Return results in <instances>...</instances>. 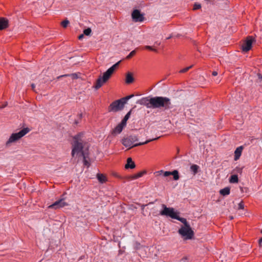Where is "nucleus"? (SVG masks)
<instances>
[{
	"mask_svg": "<svg viewBox=\"0 0 262 262\" xmlns=\"http://www.w3.org/2000/svg\"><path fill=\"white\" fill-rule=\"evenodd\" d=\"M6 106V104H5V105H3V106H0V108H4V107H5Z\"/></svg>",
	"mask_w": 262,
	"mask_h": 262,
	"instance_id": "obj_44",
	"label": "nucleus"
},
{
	"mask_svg": "<svg viewBox=\"0 0 262 262\" xmlns=\"http://www.w3.org/2000/svg\"><path fill=\"white\" fill-rule=\"evenodd\" d=\"M174 219H176L179 221H180L181 223H182L183 224H184V226H186L187 225H189V224L188 223L186 219L185 218H183V217H180L178 215V213L177 214V215H176V217L174 218Z\"/></svg>",
	"mask_w": 262,
	"mask_h": 262,
	"instance_id": "obj_23",
	"label": "nucleus"
},
{
	"mask_svg": "<svg viewBox=\"0 0 262 262\" xmlns=\"http://www.w3.org/2000/svg\"><path fill=\"white\" fill-rule=\"evenodd\" d=\"M258 244L259 247L262 248V237L260 238H259L258 241Z\"/></svg>",
	"mask_w": 262,
	"mask_h": 262,
	"instance_id": "obj_37",
	"label": "nucleus"
},
{
	"mask_svg": "<svg viewBox=\"0 0 262 262\" xmlns=\"http://www.w3.org/2000/svg\"><path fill=\"white\" fill-rule=\"evenodd\" d=\"M30 131V129L28 127L24 128L19 132L16 133H13L10 136L9 140L6 142V145H8L10 143L15 142L20 139L21 138L26 135Z\"/></svg>",
	"mask_w": 262,
	"mask_h": 262,
	"instance_id": "obj_6",
	"label": "nucleus"
},
{
	"mask_svg": "<svg viewBox=\"0 0 262 262\" xmlns=\"http://www.w3.org/2000/svg\"><path fill=\"white\" fill-rule=\"evenodd\" d=\"M162 207L163 210L160 211V214L161 215L169 216L171 219H174L177 214V212L174 211V209L173 208L167 207L165 204H162Z\"/></svg>",
	"mask_w": 262,
	"mask_h": 262,
	"instance_id": "obj_8",
	"label": "nucleus"
},
{
	"mask_svg": "<svg viewBox=\"0 0 262 262\" xmlns=\"http://www.w3.org/2000/svg\"><path fill=\"white\" fill-rule=\"evenodd\" d=\"M171 37H172L171 36H169L168 37H167L166 39H169L171 38Z\"/></svg>",
	"mask_w": 262,
	"mask_h": 262,
	"instance_id": "obj_45",
	"label": "nucleus"
},
{
	"mask_svg": "<svg viewBox=\"0 0 262 262\" xmlns=\"http://www.w3.org/2000/svg\"><path fill=\"white\" fill-rule=\"evenodd\" d=\"M155 174H156V176H158L163 174V176L164 177H167L170 176L171 174V173L170 171H164L163 170H161L160 171H156L155 173Z\"/></svg>",
	"mask_w": 262,
	"mask_h": 262,
	"instance_id": "obj_21",
	"label": "nucleus"
},
{
	"mask_svg": "<svg viewBox=\"0 0 262 262\" xmlns=\"http://www.w3.org/2000/svg\"><path fill=\"white\" fill-rule=\"evenodd\" d=\"M171 174L173 176V179L174 180H178L179 179V172L177 170H174L171 172Z\"/></svg>",
	"mask_w": 262,
	"mask_h": 262,
	"instance_id": "obj_27",
	"label": "nucleus"
},
{
	"mask_svg": "<svg viewBox=\"0 0 262 262\" xmlns=\"http://www.w3.org/2000/svg\"><path fill=\"white\" fill-rule=\"evenodd\" d=\"M230 192V188L229 187H226L220 190V193L223 196L229 195Z\"/></svg>",
	"mask_w": 262,
	"mask_h": 262,
	"instance_id": "obj_20",
	"label": "nucleus"
},
{
	"mask_svg": "<svg viewBox=\"0 0 262 262\" xmlns=\"http://www.w3.org/2000/svg\"><path fill=\"white\" fill-rule=\"evenodd\" d=\"M201 8V5L198 3H195L193 5V10H196Z\"/></svg>",
	"mask_w": 262,
	"mask_h": 262,
	"instance_id": "obj_32",
	"label": "nucleus"
},
{
	"mask_svg": "<svg viewBox=\"0 0 262 262\" xmlns=\"http://www.w3.org/2000/svg\"><path fill=\"white\" fill-rule=\"evenodd\" d=\"M31 87H32V89L33 90H34V89L35 88V84H33V83H32V84H31Z\"/></svg>",
	"mask_w": 262,
	"mask_h": 262,
	"instance_id": "obj_42",
	"label": "nucleus"
},
{
	"mask_svg": "<svg viewBox=\"0 0 262 262\" xmlns=\"http://www.w3.org/2000/svg\"><path fill=\"white\" fill-rule=\"evenodd\" d=\"M92 32L91 29L90 28H88L87 29H85L83 31V34L86 36H89L90 35V34Z\"/></svg>",
	"mask_w": 262,
	"mask_h": 262,
	"instance_id": "obj_33",
	"label": "nucleus"
},
{
	"mask_svg": "<svg viewBox=\"0 0 262 262\" xmlns=\"http://www.w3.org/2000/svg\"><path fill=\"white\" fill-rule=\"evenodd\" d=\"M255 41L254 38L251 36H248L242 46V51L247 52L252 48V43Z\"/></svg>",
	"mask_w": 262,
	"mask_h": 262,
	"instance_id": "obj_9",
	"label": "nucleus"
},
{
	"mask_svg": "<svg viewBox=\"0 0 262 262\" xmlns=\"http://www.w3.org/2000/svg\"><path fill=\"white\" fill-rule=\"evenodd\" d=\"M70 22L68 19H66L61 23V25L64 28H66Z\"/></svg>",
	"mask_w": 262,
	"mask_h": 262,
	"instance_id": "obj_29",
	"label": "nucleus"
},
{
	"mask_svg": "<svg viewBox=\"0 0 262 262\" xmlns=\"http://www.w3.org/2000/svg\"><path fill=\"white\" fill-rule=\"evenodd\" d=\"M132 17L135 22H142L145 19L144 14L141 13L138 9L133 10L132 13Z\"/></svg>",
	"mask_w": 262,
	"mask_h": 262,
	"instance_id": "obj_10",
	"label": "nucleus"
},
{
	"mask_svg": "<svg viewBox=\"0 0 262 262\" xmlns=\"http://www.w3.org/2000/svg\"><path fill=\"white\" fill-rule=\"evenodd\" d=\"M212 75L214 76H215L217 75V72L216 71H213L212 73Z\"/></svg>",
	"mask_w": 262,
	"mask_h": 262,
	"instance_id": "obj_38",
	"label": "nucleus"
},
{
	"mask_svg": "<svg viewBox=\"0 0 262 262\" xmlns=\"http://www.w3.org/2000/svg\"><path fill=\"white\" fill-rule=\"evenodd\" d=\"M257 76L258 79L256 82L259 83L260 86H262V75L260 73H258Z\"/></svg>",
	"mask_w": 262,
	"mask_h": 262,
	"instance_id": "obj_28",
	"label": "nucleus"
},
{
	"mask_svg": "<svg viewBox=\"0 0 262 262\" xmlns=\"http://www.w3.org/2000/svg\"><path fill=\"white\" fill-rule=\"evenodd\" d=\"M178 232L183 237H185L187 239H191L194 235V232L189 225L181 227L179 229Z\"/></svg>",
	"mask_w": 262,
	"mask_h": 262,
	"instance_id": "obj_7",
	"label": "nucleus"
},
{
	"mask_svg": "<svg viewBox=\"0 0 262 262\" xmlns=\"http://www.w3.org/2000/svg\"><path fill=\"white\" fill-rule=\"evenodd\" d=\"M199 166L195 164H193L190 166L191 170L193 172L194 174H195L198 172Z\"/></svg>",
	"mask_w": 262,
	"mask_h": 262,
	"instance_id": "obj_26",
	"label": "nucleus"
},
{
	"mask_svg": "<svg viewBox=\"0 0 262 262\" xmlns=\"http://www.w3.org/2000/svg\"><path fill=\"white\" fill-rule=\"evenodd\" d=\"M96 177L98 180V181L100 183H104L107 181V178L105 175L102 173H97L96 175Z\"/></svg>",
	"mask_w": 262,
	"mask_h": 262,
	"instance_id": "obj_16",
	"label": "nucleus"
},
{
	"mask_svg": "<svg viewBox=\"0 0 262 262\" xmlns=\"http://www.w3.org/2000/svg\"><path fill=\"white\" fill-rule=\"evenodd\" d=\"M75 123L77 124H78V121H75Z\"/></svg>",
	"mask_w": 262,
	"mask_h": 262,
	"instance_id": "obj_46",
	"label": "nucleus"
},
{
	"mask_svg": "<svg viewBox=\"0 0 262 262\" xmlns=\"http://www.w3.org/2000/svg\"><path fill=\"white\" fill-rule=\"evenodd\" d=\"M131 111H132L131 110L130 111H129L126 114V115L124 116L123 119L122 120V121H121V122L120 123H122V125H124V126H126V122H127V121L128 120V119H129V118L130 117V114H131Z\"/></svg>",
	"mask_w": 262,
	"mask_h": 262,
	"instance_id": "obj_24",
	"label": "nucleus"
},
{
	"mask_svg": "<svg viewBox=\"0 0 262 262\" xmlns=\"http://www.w3.org/2000/svg\"><path fill=\"white\" fill-rule=\"evenodd\" d=\"M260 233H262V230H261Z\"/></svg>",
	"mask_w": 262,
	"mask_h": 262,
	"instance_id": "obj_48",
	"label": "nucleus"
},
{
	"mask_svg": "<svg viewBox=\"0 0 262 262\" xmlns=\"http://www.w3.org/2000/svg\"><path fill=\"white\" fill-rule=\"evenodd\" d=\"M145 173H146L145 171H140L136 174H135L133 176L127 177V179L128 180L136 179H138L139 178L142 177L143 176V174H144Z\"/></svg>",
	"mask_w": 262,
	"mask_h": 262,
	"instance_id": "obj_19",
	"label": "nucleus"
},
{
	"mask_svg": "<svg viewBox=\"0 0 262 262\" xmlns=\"http://www.w3.org/2000/svg\"><path fill=\"white\" fill-rule=\"evenodd\" d=\"M71 77L72 79H76L78 78V75L76 73H72L71 74H64L62 75H60L57 77V79H59L61 77Z\"/></svg>",
	"mask_w": 262,
	"mask_h": 262,
	"instance_id": "obj_22",
	"label": "nucleus"
},
{
	"mask_svg": "<svg viewBox=\"0 0 262 262\" xmlns=\"http://www.w3.org/2000/svg\"><path fill=\"white\" fill-rule=\"evenodd\" d=\"M230 218L231 220L233 219V217L232 216H230Z\"/></svg>",
	"mask_w": 262,
	"mask_h": 262,
	"instance_id": "obj_47",
	"label": "nucleus"
},
{
	"mask_svg": "<svg viewBox=\"0 0 262 262\" xmlns=\"http://www.w3.org/2000/svg\"><path fill=\"white\" fill-rule=\"evenodd\" d=\"M243 149V147L242 146H239L237 147L235 151H234V160L236 161L239 159V157L241 156L242 150Z\"/></svg>",
	"mask_w": 262,
	"mask_h": 262,
	"instance_id": "obj_17",
	"label": "nucleus"
},
{
	"mask_svg": "<svg viewBox=\"0 0 262 262\" xmlns=\"http://www.w3.org/2000/svg\"><path fill=\"white\" fill-rule=\"evenodd\" d=\"M9 27V21L5 17H0V30L7 28Z\"/></svg>",
	"mask_w": 262,
	"mask_h": 262,
	"instance_id": "obj_14",
	"label": "nucleus"
},
{
	"mask_svg": "<svg viewBox=\"0 0 262 262\" xmlns=\"http://www.w3.org/2000/svg\"><path fill=\"white\" fill-rule=\"evenodd\" d=\"M229 182L231 183H237L238 182V178L237 175H236V174L231 175L229 179Z\"/></svg>",
	"mask_w": 262,
	"mask_h": 262,
	"instance_id": "obj_25",
	"label": "nucleus"
},
{
	"mask_svg": "<svg viewBox=\"0 0 262 262\" xmlns=\"http://www.w3.org/2000/svg\"><path fill=\"white\" fill-rule=\"evenodd\" d=\"M83 37H84V34H81V35H80L78 36V39H81L82 38H83Z\"/></svg>",
	"mask_w": 262,
	"mask_h": 262,
	"instance_id": "obj_40",
	"label": "nucleus"
},
{
	"mask_svg": "<svg viewBox=\"0 0 262 262\" xmlns=\"http://www.w3.org/2000/svg\"><path fill=\"white\" fill-rule=\"evenodd\" d=\"M147 206V205L142 204L141 205V209L143 210L144 209L145 207Z\"/></svg>",
	"mask_w": 262,
	"mask_h": 262,
	"instance_id": "obj_41",
	"label": "nucleus"
},
{
	"mask_svg": "<svg viewBox=\"0 0 262 262\" xmlns=\"http://www.w3.org/2000/svg\"><path fill=\"white\" fill-rule=\"evenodd\" d=\"M159 138L148 140L143 142L136 143L138 141V137L134 135H131L124 137L121 140V143L125 147H128V149H131L134 147L146 144L150 141L158 139Z\"/></svg>",
	"mask_w": 262,
	"mask_h": 262,
	"instance_id": "obj_3",
	"label": "nucleus"
},
{
	"mask_svg": "<svg viewBox=\"0 0 262 262\" xmlns=\"http://www.w3.org/2000/svg\"><path fill=\"white\" fill-rule=\"evenodd\" d=\"M83 133L81 132L77 134L76 135L73 137V143H72V149L71 155L72 157L75 156V154L80 153V155L82 152H87V151L83 150L84 145L82 138Z\"/></svg>",
	"mask_w": 262,
	"mask_h": 262,
	"instance_id": "obj_4",
	"label": "nucleus"
},
{
	"mask_svg": "<svg viewBox=\"0 0 262 262\" xmlns=\"http://www.w3.org/2000/svg\"><path fill=\"white\" fill-rule=\"evenodd\" d=\"M121 62V60L119 61L107 69V71L103 73L102 76H99L98 78L96 81L95 85L94 86L96 90L100 89L110 79L114 71L118 68Z\"/></svg>",
	"mask_w": 262,
	"mask_h": 262,
	"instance_id": "obj_2",
	"label": "nucleus"
},
{
	"mask_svg": "<svg viewBox=\"0 0 262 262\" xmlns=\"http://www.w3.org/2000/svg\"><path fill=\"white\" fill-rule=\"evenodd\" d=\"M125 126L122 125V123H120L112 130V135L114 136H116L120 134Z\"/></svg>",
	"mask_w": 262,
	"mask_h": 262,
	"instance_id": "obj_12",
	"label": "nucleus"
},
{
	"mask_svg": "<svg viewBox=\"0 0 262 262\" xmlns=\"http://www.w3.org/2000/svg\"><path fill=\"white\" fill-rule=\"evenodd\" d=\"M193 67V65H191L189 67H187L186 68H185L182 70H181L180 71H179V73H186L187 72L189 69H190L192 67Z\"/></svg>",
	"mask_w": 262,
	"mask_h": 262,
	"instance_id": "obj_30",
	"label": "nucleus"
},
{
	"mask_svg": "<svg viewBox=\"0 0 262 262\" xmlns=\"http://www.w3.org/2000/svg\"><path fill=\"white\" fill-rule=\"evenodd\" d=\"M133 97L134 95L132 94L113 101L108 107V111L109 112H117L122 110L127 101Z\"/></svg>",
	"mask_w": 262,
	"mask_h": 262,
	"instance_id": "obj_5",
	"label": "nucleus"
},
{
	"mask_svg": "<svg viewBox=\"0 0 262 262\" xmlns=\"http://www.w3.org/2000/svg\"><path fill=\"white\" fill-rule=\"evenodd\" d=\"M242 171H243V167L241 168V167H237L233 170V172L234 173H238L239 174H241L242 173Z\"/></svg>",
	"mask_w": 262,
	"mask_h": 262,
	"instance_id": "obj_34",
	"label": "nucleus"
},
{
	"mask_svg": "<svg viewBox=\"0 0 262 262\" xmlns=\"http://www.w3.org/2000/svg\"><path fill=\"white\" fill-rule=\"evenodd\" d=\"M79 117L80 119H81V118H82V114H79Z\"/></svg>",
	"mask_w": 262,
	"mask_h": 262,
	"instance_id": "obj_43",
	"label": "nucleus"
},
{
	"mask_svg": "<svg viewBox=\"0 0 262 262\" xmlns=\"http://www.w3.org/2000/svg\"><path fill=\"white\" fill-rule=\"evenodd\" d=\"M136 165L135 162L132 160L131 158H128L127 159V163L125 165V169H133L135 168Z\"/></svg>",
	"mask_w": 262,
	"mask_h": 262,
	"instance_id": "obj_15",
	"label": "nucleus"
},
{
	"mask_svg": "<svg viewBox=\"0 0 262 262\" xmlns=\"http://www.w3.org/2000/svg\"><path fill=\"white\" fill-rule=\"evenodd\" d=\"M137 103L146 106L149 108H160L164 111L172 107L170 99L166 97L155 96L144 97L139 100Z\"/></svg>",
	"mask_w": 262,
	"mask_h": 262,
	"instance_id": "obj_1",
	"label": "nucleus"
},
{
	"mask_svg": "<svg viewBox=\"0 0 262 262\" xmlns=\"http://www.w3.org/2000/svg\"><path fill=\"white\" fill-rule=\"evenodd\" d=\"M114 176L117 178L122 179V177L120 176H119V174L118 173H115Z\"/></svg>",
	"mask_w": 262,
	"mask_h": 262,
	"instance_id": "obj_39",
	"label": "nucleus"
},
{
	"mask_svg": "<svg viewBox=\"0 0 262 262\" xmlns=\"http://www.w3.org/2000/svg\"><path fill=\"white\" fill-rule=\"evenodd\" d=\"M83 158V165L87 167H89L91 165L90 162L89 161V154L88 151L87 152H82L81 155Z\"/></svg>",
	"mask_w": 262,
	"mask_h": 262,
	"instance_id": "obj_13",
	"label": "nucleus"
},
{
	"mask_svg": "<svg viewBox=\"0 0 262 262\" xmlns=\"http://www.w3.org/2000/svg\"><path fill=\"white\" fill-rule=\"evenodd\" d=\"M238 209H244V202L243 201H241L238 204Z\"/></svg>",
	"mask_w": 262,
	"mask_h": 262,
	"instance_id": "obj_36",
	"label": "nucleus"
},
{
	"mask_svg": "<svg viewBox=\"0 0 262 262\" xmlns=\"http://www.w3.org/2000/svg\"><path fill=\"white\" fill-rule=\"evenodd\" d=\"M68 205V204L64 201V199H61L58 201H56L52 205H50L49 208L57 209Z\"/></svg>",
	"mask_w": 262,
	"mask_h": 262,
	"instance_id": "obj_11",
	"label": "nucleus"
},
{
	"mask_svg": "<svg viewBox=\"0 0 262 262\" xmlns=\"http://www.w3.org/2000/svg\"><path fill=\"white\" fill-rule=\"evenodd\" d=\"M134 81V78L133 74L128 72L126 75L125 82L127 84H130Z\"/></svg>",
	"mask_w": 262,
	"mask_h": 262,
	"instance_id": "obj_18",
	"label": "nucleus"
},
{
	"mask_svg": "<svg viewBox=\"0 0 262 262\" xmlns=\"http://www.w3.org/2000/svg\"><path fill=\"white\" fill-rule=\"evenodd\" d=\"M144 49H146V50H150V51H154L155 52H158V50L157 49H154L151 46H145L144 47Z\"/></svg>",
	"mask_w": 262,
	"mask_h": 262,
	"instance_id": "obj_35",
	"label": "nucleus"
},
{
	"mask_svg": "<svg viewBox=\"0 0 262 262\" xmlns=\"http://www.w3.org/2000/svg\"><path fill=\"white\" fill-rule=\"evenodd\" d=\"M136 53V51L135 50H133L131 52H130V53L126 57V59H129L130 58H131L132 57H133Z\"/></svg>",
	"mask_w": 262,
	"mask_h": 262,
	"instance_id": "obj_31",
	"label": "nucleus"
}]
</instances>
